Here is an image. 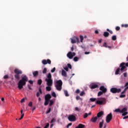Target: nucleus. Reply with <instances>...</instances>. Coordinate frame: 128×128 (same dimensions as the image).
Listing matches in <instances>:
<instances>
[{"label": "nucleus", "mask_w": 128, "mask_h": 128, "mask_svg": "<svg viewBox=\"0 0 128 128\" xmlns=\"http://www.w3.org/2000/svg\"><path fill=\"white\" fill-rule=\"evenodd\" d=\"M115 112H120L122 114L121 110L120 108H117L114 110Z\"/></svg>", "instance_id": "obj_32"}, {"label": "nucleus", "mask_w": 128, "mask_h": 128, "mask_svg": "<svg viewBox=\"0 0 128 128\" xmlns=\"http://www.w3.org/2000/svg\"><path fill=\"white\" fill-rule=\"evenodd\" d=\"M68 120L70 122H76V118L74 115H70L68 116Z\"/></svg>", "instance_id": "obj_9"}, {"label": "nucleus", "mask_w": 128, "mask_h": 128, "mask_svg": "<svg viewBox=\"0 0 128 128\" xmlns=\"http://www.w3.org/2000/svg\"><path fill=\"white\" fill-rule=\"evenodd\" d=\"M75 110L76 112H80L81 109L80 108H78V107L75 108Z\"/></svg>", "instance_id": "obj_41"}, {"label": "nucleus", "mask_w": 128, "mask_h": 128, "mask_svg": "<svg viewBox=\"0 0 128 128\" xmlns=\"http://www.w3.org/2000/svg\"><path fill=\"white\" fill-rule=\"evenodd\" d=\"M21 116L20 118L18 119L19 120H20L22 118H24V114H22V110H21Z\"/></svg>", "instance_id": "obj_27"}, {"label": "nucleus", "mask_w": 128, "mask_h": 128, "mask_svg": "<svg viewBox=\"0 0 128 128\" xmlns=\"http://www.w3.org/2000/svg\"><path fill=\"white\" fill-rule=\"evenodd\" d=\"M126 66L128 67V62L126 64L124 62H122L120 64V68H120L121 72H122V70H124V68H126Z\"/></svg>", "instance_id": "obj_8"}, {"label": "nucleus", "mask_w": 128, "mask_h": 128, "mask_svg": "<svg viewBox=\"0 0 128 128\" xmlns=\"http://www.w3.org/2000/svg\"><path fill=\"white\" fill-rule=\"evenodd\" d=\"M28 82H29L30 84H34V81H33V80H28Z\"/></svg>", "instance_id": "obj_53"}, {"label": "nucleus", "mask_w": 128, "mask_h": 128, "mask_svg": "<svg viewBox=\"0 0 128 128\" xmlns=\"http://www.w3.org/2000/svg\"><path fill=\"white\" fill-rule=\"evenodd\" d=\"M64 94L66 96H70V94H68V92L66 90H64Z\"/></svg>", "instance_id": "obj_28"}, {"label": "nucleus", "mask_w": 128, "mask_h": 128, "mask_svg": "<svg viewBox=\"0 0 128 128\" xmlns=\"http://www.w3.org/2000/svg\"><path fill=\"white\" fill-rule=\"evenodd\" d=\"M4 80H6V79L8 78V75H5L4 76Z\"/></svg>", "instance_id": "obj_47"}, {"label": "nucleus", "mask_w": 128, "mask_h": 128, "mask_svg": "<svg viewBox=\"0 0 128 128\" xmlns=\"http://www.w3.org/2000/svg\"><path fill=\"white\" fill-rule=\"evenodd\" d=\"M56 72V68H54L52 70H51V72Z\"/></svg>", "instance_id": "obj_55"}, {"label": "nucleus", "mask_w": 128, "mask_h": 128, "mask_svg": "<svg viewBox=\"0 0 128 128\" xmlns=\"http://www.w3.org/2000/svg\"><path fill=\"white\" fill-rule=\"evenodd\" d=\"M48 102H50V101H48V100H45L44 106H48Z\"/></svg>", "instance_id": "obj_38"}, {"label": "nucleus", "mask_w": 128, "mask_h": 128, "mask_svg": "<svg viewBox=\"0 0 128 128\" xmlns=\"http://www.w3.org/2000/svg\"><path fill=\"white\" fill-rule=\"evenodd\" d=\"M128 111V108H124L122 110H121V114H122L124 112H126Z\"/></svg>", "instance_id": "obj_25"}, {"label": "nucleus", "mask_w": 128, "mask_h": 128, "mask_svg": "<svg viewBox=\"0 0 128 128\" xmlns=\"http://www.w3.org/2000/svg\"><path fill=\"white\" fill-rule=\"evenodd\" d=\"M14 72L16 74L14 76L15 80H20V75L22 74V70H20L18 68H16L14 70Z\"/></svg>", "instance_id": "obj_3"}, {"label": "nucleus", "mask_w": 128, "mask_h": 128, "mask_svg": "<svg viewBox=\"0 0 128 128\" xmlns=\"http://www.w3.org/2000/svg\"><path fill=\"white\" fill-rule=\"evenodd\" d=\"M116 30H120V26H116Z\"/></svg>", "instance_id": "obj_57"}, {"label": "nucleus", "mask_w": 128, "mask_h": 128, "mask_svg": "<svg viewBox=\"0 0 128 128\" xmlns=\"http://www.w3.org/2000/svg\"><path fill=\"white\" fill-rule=\"evenodd\" d=\"M49 102H50L49 106H52L54 104V100H50Z\"/></svg>", "instance_id": "obj_31"}, {"label": "nucleus", "mask_w": 128, "mask_h": 128, "mask_svg": "<svg viewBox=\"0 0 128 128\" xmlns=\"http://www.w3.org/2000/svg\"><path fill=\"white\" fill-rule=\"evenodd\" d=\"M112 120V112L108 114L106 117V122L107 124H108Z\"/></svg>", "instance_id": "obj_7"}, {"label": "nucleus", "mask_w": 128, "mask_h": 128, "mask_svg": "<svg viewBox=\"0 0 128 128\" xmlns=\"http://www.w3.org/2000/svg\"><path fill=\"white\" fill-rule=\"evenodd\" d=\"M80 90L77 89L76 91V94H80Z\"/></svg>", "instance_id": "obj_56"}, {"label": "nucleus", "mask_w": 128, "mask_h": 128, "mask_svg": "<svg viewBox=\"0 0 128 128\" xmlns=\"http://www.w3.org/2000/svg\"><path fill=\"white\" fill-rule=\"evenodd\" d=\"M56 122V120L54 119H52V120H51V122L52 124L53 122Z\"/></svg>", "instance_id": "obj_59"}, {"label": "nucleus", "mask_w": 128, "mask_h": 128, "mask_svg": "<svg viewBox=\"0 0 128 128\" xmlns=\"http://www.w3.org/2000/svg\"><path fill=\"white\" fill-rule=\"evenodd\" d=\"M98 87V85L96 84H92L91 86H90V88L92 90H94V88H96Z\"/></svg>", "instance_id": "obj_17"}, {"label": "nucleus", "mask_w": 128, "mask_h": 128, "mask_svg": "<svg viewBox=\"0 0 128 128\" xmlns=\"http://www.w3.org/2000/svg\"><path fill=\"white\" fill-rule=\"evenodd\" d=\"M128 86V82L126 83V84H125L124 86V88H126V86Z\"/></svg>", "instance_id": "obj_61"}, {"label": "nucleus", "mask_w": 128, "mask_h": 128, "mask_svg": "<svg viewBox=\"0 0 128 128\" xmlns=\"http://www.w3.org/2000/svg\"><path fill=\"white\" fill-rule=\"evenodd\" d=\"M120 70V68H117V70L116 71L115 74H118Z\"/></svg>", "instance_id": "obj_33"}, {"label": "nucleus", "mask_w": 128, "mask_h": 128, "mask_svg": "<svg viewBox=\"0 0 128 128\" xmlns=\"http://www.w3.org/2000/svg\"><path fill=\"white\" fill-rule=\"evenodd\" d=\"M86 126L83 124H79L77 127L76 128H84Z\"/></svg>", "instance_id": "obj_23"}, {"label": "nucleus", "mask_w": 128, "mask_h": 128, "mask_svg": "<svg viewBox=\"0 0 128 128\" xmlns=\"http://www.w3.org/2000/svg\"><path fill=\"white\" fill-rule=\"evenodd\" d=\"M50 126V124L48 123L44 128H48Z\"/></svg>", "instance_id": "obj_51"}, {"label": "nucleus", "mask_w": 128, "mask_h": 128, "mask_svg": "<svg viewBox=\"0 0 128 128\" xmlns=\"http://www.w3.org/2000/svg\"><path fill=\"white\" fill-rule=\"evenodd\" d=\"M84 92L82 91L81 92V93L80 94V96H84Z\"/></svg>", "instance_id": "obj_49"}, {"label": "nucleus", "mask_w": 128, "mask_h": 128, "mask_svg": "<svg viewBox=\"0 0 128 128\" xmlns=\"http://www.w3.org/2000/svg\"><path fill=\"white\" fill-rule=\"evenodd\" d=\"M38 90H39V92H37L36 94L37 98H40V94H42V88H39Z\"/></svg>", "instance_id": "obj_15"}, {"label": "nucleus", "mask_w": 128, "mask_h": 128, "mask_svg": "<svg viewBox=\"0 0 128 128\" xmlns=\"http://www.w3.org/2000/svg\"><path fill=\"white\" fill-rule=\"evenodd\" d=\"M96 98H90V102H96Z\"/></svg>", "instance_id": "obj_42"}, {"label": "nucleus", "mask_w": 128, "mask_h": 128, "mask_svg": "<svg viewBox=\"0 0 128 128\" xmlns=\"http://www.w3.org/2000/svg\"><path fill=\"white\" fill-rule=\"evenodd\" d=\"M98 100L96 102V104H104V103L106 102V98H98Z\"/></svg>", "instance_id": "obj_5"}, {"label": "nucleus", "mask_w": 128, "mask_h": 128, "mask_svg": "<svg viewBox=\"0 0 128 128\" xmlns=\"http://www.w3.org/2000/svg\"><path fill=\"white\" fill-rule=\"evenodd\" d=\"M80 59V58L78 56H76L74 58L73 60H74V62H78V60Z\"/></svg>", "instance_id": "obj_35"}, {"label": "nucleus", "mask_w": 128, "mask_h": 128, "mask_svg": "<svg viewBox=\"0 0 128 128\" xmlns=\"http://www.w3.org/2000/svg\"><path fill=\"white\" fill-rule=\"evenodd\" d=\"M46 70H47L46 68H44L42 71V74H46Z\"/></svg>", "instance_id": "obj_45"}, {"label": "nucleus", "mask_w": 128, "mask_h": 128, "mask_svg": "<svg viewBox=\"0 0 128 128\" xmlns=\"http://www.w3.org/2000/svg\"><path fill=\"white\" fill-rule=\"evenodd\" d=\"M103 46L104 48H108V46L106 45V42H104V44H103Z\"/></svg>", "instance_id": "obj_54"}, {"label": "nucleus", "mask_w": 128, "mask_h": 128, "mask_svg": "<svg viewBox=\"0 0 128 128\" xmlns=\"http://www.w3.org/2000/svg\"><path fill=\"white\" fill-rule=\"evenodd\" d=\"M52 108H48L47 112H46V114H50V112Z\"/></svg>", "instance_id": "obj_40"}, {"label": "nucleus", "mask_w": 128, "mask_h": 128, "mask_svg": "<svg viewBox=\"0 0 128 128\" xmlns=\"http://www.w3.org/2000/svg\"><path fill=\"white\" fill-rule=\"evenodd\" d=\"M88 116H92V112H90L88 114V113H85L84 114V116H83L84 118H86Z\"/></svg>", "instance_id": "obj_19"}, {"label": "nucleus", "mask_w": 128, "mask_h": 128, "mask_svg": "<svg viewBox=\"0 0 128 128\" xmlns=\"http://www.w3.org/2000/svg\"><path fill=\"white\" fill-rule=\"evenodd\" d=\"M64 68L65 70H66V72H68V66H66Z\"/></svg>", "instance_id": "obj_46"}, {"label": "nucleus", "mask_w": 128, "mask_h": 128, "mask_svg": "<svg viewBox=\"0 0 128 128\" xmlns=\"http://www.w3.org/2000/svg\"><path fill=\"white\" fill-rule=\"evenodd\" d=\"M56 84L55 85V86L56 88V89L57 90H58L59 92H60L62 90V80H58L56 82Z\"/></svg>", "instance_id": "obj_4"}, {"label": "nucleus", "mask_w": 128, "mask_h": 128, "mask_svg": "<svg viewBox=\"0 0 128 128\" xmlns=\"http://www.w3.org/2000/svg\"><path fill=\"white\" fill-rule=\"evenodd\" d=\"M80 42H84V36L80 35Z\"/></svg>", "instance_id": "obj_30"}, {"label": "nucleus", "mask_w": 128, "mask_h": 128, "mask_svg": "<svg viewBox=\"0 0 128 128\" xmlns=\"http://www.w3.org/2000/svg\"><path fill=\"white\" fill-rule=\"evenodd\" d=\"M67 66H68L67 68H70V70H72V64H67Z\"/></svg>", "instance_id": "obj_43"}, {"label": "nucleus", "mask_w": 128, "mask_h": 128, "mask_svg": "<svg viewBox=\"0 0 128 128\" xmlns=\"http://www.w3.org/2000/svg\"><path fill=\"white\" fill-rule=\"evenodd\" d=\"M99 90H101V92H104V94H106V92H108V89H106V88H104V86H100Z\"/></svg>", "instance_id": "obj_11"}, {"label": "nucleus", "mask_w": 128, "mask_h": 128, "mask_svg": "<svg viewBox=\"0 0 128 128\" xmlns=\"http://www.w3.org/2000/svg\"><path fill=\"white\" fill-rule=\"evenodd\" d=\"M104 120H102V122H100L99 124V128H102V126H104Z\"/></svg>", "instance_id": "obj_20"}, {"label": "nucleus", "mask_w": 128, "mask_h": 128, "mask_svg": "<svg viewBox=\"0 0 128 128\" xmlns=\"http://www.w3.org/2000/svg\"><path fill=\"white\" fill-rule=\"evenodd\" d=\"M42 79H40L38 80V84H39V86H40V84H42Z\"/></svg>", "instance_id": "obj_29"}, {"label": "nucleus", "mask_w": 128, "mask_h": 128, "mask_svg": "<svg viewBox=\"0 0 128 128\" xmlns=\"http://www.w3.org/2000/svg\"><path fill=\"white\" fill-rule=\"evenodd\" d=\"M110 91L111 92H112V94H118L120 92H122V89L120 88H111V89L110 90Z\"/></svg>", "instance_id": "obj_6"}, {"label": "nucleus", "mask_w": 128, "mask_h": 128, "mask_svg": "<svg viewBox=\"0 0 128 128\" xmlns=\"http://www.w3.org/2000/svg\"><path fill=\"white\" fill-rule=\"evenodd\" d=\"M45 82H46L47 86H52V74L50 73L48 74L47 78L45 79Z\"/></svg>", "instance_id": "obj_2"}, {"label": "nucleus", "mask_w": 128, "mask_h": 128, "mask_svg": "<svg viewBox=\"0 0 128 128\" xmlns=\"http://www.w3.org/2000/svg\"><path fill=\"white\" fill-rule=\"evenodd\" d=\"M124 78H126L128 76V73L124 72L123 74Z\"/></svg>", "instance_id": "obj_50"}, {"label": "nucleus", "mask_w": 128, "mask_h": 128, "mask_svg": "<svg viewBox=\"0 0 128 128\" xmlns=\"http://www.w3.org/2000/svg\"><path fill=\"white\" fill-rule=\"evenodd\" d=\"M28 80V78L26 75H22V80H20L18 82V88L19 90L24 88V86L26 84V82Z\"/></svg>", "instance_id": "obj_1"}, {"label": "nucleus", "mask_w": 128, "mask_h": 128, "mask_svg": "<svg viewBox=\"0 0 128 128\" xmlns=\"http://www.w3.org/2000/svg\"><path fill=\"white\" fill-rule=\"evenodd\" d=\"M52 98V96L50 94H47L45 96V100H48L50 102Z\"/></svg>", "instance_id": "obj_13"}, {"label": "nucleus", "mask_w": 128, "mask_h": 128, "mask_svg": "<svg viewBox=\"0 0 128 128\" xmlns=\"http://www.w3.org/2000/svg\"><path fill=\"white\" fill-rule=\"evenodd\" d=\"M104 92H102V91H100L98 92V96H100L102 94H103Z\"/></svg>", "instance_id": "obj_37"}, {"label": "nucleus", "mask_w": 128, "mask_h": 128, "mask_svg": "<svg viewBox=\"0 0 128 128\" xmlns=\"http://www.w3.org/2000/svg\"><path fill=\"white\" fill-rule=\"evenodd\" d=\"M28 106H32V102H30L28 104Z\"/></svg>", "instance_id": "obj_52"}, {"label": "nucleus", "mask_w": 128, "mask_h": 128, "mask_svg": "<svg viewBox=\"0 0 128 128\" xmlns=\"http://www.w3.org/2000/svg\"><path fill=\"white\" fill-rule=\"evenodd\" d=\"M42 64H52V60H50V59H48L47 60H42Z\"/></svg>", "instance_id": "obj_10"}, {"label": "nucleus", "mask_w": 128, "mask_h": 128, "mask_svg": "<svg viewBox=\"0 0 128 128\" xmlns=\"http://www.w3.org/2000/svg\"><path fill=\"white\" fill-rule=\"evenodd\" d=\"M67 57L70 60H72L74 58V56H72V52H70L67 54Z\"/></svg>", "instance_id": "obj_14"}, {"label": "nucleus", "mask_w": 128, "mask_h": 128, "mask_svg": "<svg viewBox=\"0 0 128 128\" xmlns=\"http://www.w3.org/2000/svg\"><path fill=\"white\" fill-rule=\"evenodd\" d=\"M52 96L54 98H56V92H52Z\"/></svg>", "instance_id": "obj_39"}, {"label": "nucleus", "mask_w": 128, "mask_h": 128, "mask_svg": "<svg viewBox=\"0 0 128 128\" xmlns=\"http://www.w3.org/2000/svg\"><path fill=\"white\" fill-rule=\"evenodd\" d=\"M76 100H80V96H76Z\"/></svg>", "instance_id": "obj_58"}, {"label": "nucleus", "mask_w": 128, "mask_h": 128, "mask_svg": "<svg viewBox=\"0 0 128 128\" xmlns=\"http://www.w3.org/2000/svg\"><path fill=\"white\" fill-rule=\"evenodd\" d=\"M98 120V117L95 116L94 118H91L90 122H96Z\"/></svg>", "instance_id": "obj_18"}, {"label": "nucleus", "mask_w": 128, "mask_h": 128, "mask_svg": "<svg viewBox=\"0 0 128 128\" xmlns=\"http://www.w3.org/2000/svg\"><path fill=\"white\" fill-rule=\"evenodd\" d=\"M103 36H104V38H108V36H110V33L108 32H104Z\"/></svg>", "instance_id": "obj_22"}, {"label": "nucleus", "mask_w": 128, "mask_h": 128, "mask_svg": "<svg viewBox=\"0 0 128 128\" xmlns=\"http://www.w3.org/2000/svg\"><path fill=\"white\" fill-rule=\"evenodd\" d=\"M80 42V39H78V37H75V39L74 38H71V42L72 44H76V42Z\"/></svg>", "instance_id": "obj_12"}, {"label": "nucleus", "mask_w": 128, "mask_h": 128, "mask_svg": "<svg viewBox=\"0 0 128 128\" xmlns=\"http://www.w3.org/2000/svg\"><path fill=\"white\" fill-rule=\"evenodd\" d=\"M52 86H48L46 87V90L47 92H50L52 90Z\"/></svg>", "instance_id": "obj_24"}, {"label": "nucleus", "mask_w": 128, "mask_h": 128, "mask_svg": "<svg viewBox=\"0 0 128 128\" xmlns=\"http://www.w3.org/2000/svg\"><path fill=\"white\" fill-rule=\"evenodd\" d=\"M33 76L34 77L38 76V72L35 71L33 72Z\"/></svg>", "instance_id": "obj_26"}, {"label": "nucleus", "mask_w": 128, "mask_h": 128, "mask_svg": "<svg viewBox=\"0 0 128 128\" xmlns=\"http://www.w3.org/2000/svg\"><path fill=\"white\" fill-rule=\"evenodd\" d=\"M126 118H128V116H125L123 118V120H126Z\"/></svg>", "instance_id": "obj_62"}, {"label": "nucleus", "mask_w": 128, "mask_h": 128, "mask_svg": "<svg viewBox=\"0 0 128 128\" xmlns=\"http://www.w3.org/2000/svg\"><path fill=\"white\" fill-rule=\"evenodd\" d=\"M112 40H116V36H113L112 38Z\"/></svg>", "instance_id": "obj_36"}, {"label": "nucleus", "mask_w": 128, "mask_h": 128, "mask_svg": "<svg viewBox=\"0 0 128 128\" xmlns=\"http://www.w3.org/2000/svg\"><path fill=\"white\" fill-rule=\"evenodd\" d=\"M104 114V112L102 111H100V112H98L97 116H96V118L98 119L99 118H100Z\"/></svg>", "instance_id": "obj_16"}, {"label": "nucleus", "mask_w": 128, "mask_h": 128, "mask_svg": "<svg viewBox=\"0 0 128 128\" xmlns=\"http://www.w3.org/2000/svg\"><path fill=\"white\" fill-rule=\"evenodd\" d=\"M21 102H24V98H23L21 100H20Z\"/></svg>", "instance_id": "obj_64"}, {"label": "nucleus", "mask_w": 128, "mask_h": 128, "mask_svg": "<svg viewBox=\"0 0 128 128\" xmlns=\"http://www.w3.org/2000/svg\"><path fill=\"white\" fill-rule=\"evenodd\" d=\"M62 75L63 76H65V78H66V76H67L66 72V71H64V70H62Z\"/></svg>", "instance_id": "obj_21"}, {"label": "nucleus", "mask_w": 128, "mask_h": 128, "mask_svg": "<svg viewBox=\"0 0 128 128\" xmlns=\"http://www.w3.org/2000/svg\"><path fill=\"white\" fill-rule=\"evenodd\" d=\"M121 26L122 28H128V24H122Z\"/></svg>", "instance_id": "obj_34"}, {"label": "nucleus", "mask_w": 128, "mask_h": 128, "mask_svg": "<svg viewBox=\"0 0 128 128\" xmlns=\"http://www.w3.org/2000/svg\"><path fill=\"white\" fill-rule=\"evenodd\" d=\"M120 98H126V94H121L120 96Z\"/></svg>", "instance_id": "obj_48"}, {"label": "nucleus", "mask_w": 128, "mask_h": 128, "mask_svg": "<svg viewBox=\"0 0 128 128\" xmlns=\"http://www.w3.org/2000/svg\"><path fill=\"white\" fill-rule=\"evenodd\" d=\"M126 114H128V112H124L122 114V116H126Z\"/></svg>", "instance_id": "obj_44"}, {"label": "nucleus", "mask_w": 128, "mask_h": 128, "mask_svg": "<svg viewBox=\"0 0 128 128\" xmlns=\"http://www.w3.org/2000/svg\"><path fill=\"white\" fill-rule=\"evenodd\" d=\"M28 88H29L30 90H32V87H30V85H28Z\"/></svg>", "instance_id": "obj_60"}, {"label": "nucleus", "mask_w": 128, "mask_h": 128, "mask_svg": "<svg viewBox=\"0 0 128 128\" xmlns=\"http://www.w3.org/2000/svg\"><path fill=\"white\" fill-rule=\"evenodd\" d=\"M95 34H98V30H96L94 32Z\"/></svg>", "instance_id": "obj_63"}]
</instances>
